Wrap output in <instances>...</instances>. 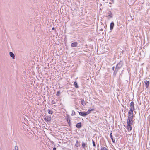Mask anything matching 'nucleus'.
I'll list each match as a JSON object with an SVG mask.
<instances>
[{"label":"nucleus","instance_id":"nucleus-1","mask_svg":"<svg viewBox=\"0 0 150 150\" xmlns=\"http://www.w3.org/2000/svg\"><path fill=\"white\" fill-rule=\"evenodd\" d=\"M134 110L130 109L128 112V118H133V111Z\"/></svg>","mask_w":150,"mask_h":150},{"label":"nucleus","instance_id":"nucleus-2","mask_svg":"<svg viewBox=\"0 0 150 150\" xmlns=\"http://www.w3.org/2000/svg\"><path fill=\"white\" fill-rule=\"evenodd\" d=\"M123 65V63L121 61H120L116 65L115 69H119L121 68Z\"/></svg>","mask_w":150,"mask_h":150},{"label":"nucleus","instance_id":"nucleus-3","mask_svg":"<svg viewBox=\"0 0 150 150\" xmlns=\"http://www.w3.org/2000/svg\"><path fill=\"white\" fill-rule=\"evenodd\" d=\"M132 119L133 118H128L127 121V124L128 125H132L133 122Z\"/></svg>","mask_w":150,"mask_h":150},{"label":"nucleus","instance_id":"nucleus-4","mask_svg":"<svg viewBox=\"0 0 150 150\" xmlns=\"http://www.w3.org/2000/svg\"><path fill=\"white\" fill-rule=\"evenodd\" d=\"M44 120L47 122H49L51 120V116H46L44 118Z\"/></svg>","mask_w":150,"mask_h":150},{"label":"nucleus","instance_id":"nucleus-5","mask_svg":"<svg viewBox=\"0 0 150 150\" xmlns=\"http://www.w3.org/2000/svg\"><path fill=\"white\" fill-rule=\"evenodd\" d=\"M134 103L132 101L130 103V109H132L133 110H134Z\"/></svg>","mask_w":150,"mask_h":150},{"label":"nucleus","instance_id":"nucleus-6","mask_svg":"<svg viewBox=\"0 0 150 150\" xmlns=\"http://www.w3.org/2000/svg\"><path fill=\"white\" fill-rule=\"evenodd\" d=\"M144 83L146 85V88H147L149 84V81L146 80L144 81Z\"/></svg>","mask_w":150,"mask_h":150},{"label":"nucleus","instance_id":"nucleus-7","mask_svg":"<svg viewBox=\"0 0 150 150\" xmlns=\"http://www.w3.org/2000/svg\"><path fill=\"white\" fill-rule=\"evenodd\" d=\"M77 45V42H74L71 43V46L72 47H76Z\"/></svg>","mask_w":150,"mask_h":150},{"label":"nucleus","instance_id":"nucleus-8","mask_svg":"<svg viewBox=\"0 0 150 150\" xmlns=\"http://www.w3.org/2000/svg\"><path fill=\"white\" fill-rule=\"evenodd\" d=\"M114 25V22H112L110 24V30H112L113 29Z\"/></svg>","mask_w":150,"mask_h":150},{"label":"nucleus","instance_id":"nucleus-9","mask_svg":"<svg viewBox=\"0 0 150 150\" xmlns=\"http://www.w3.org/2000/svg\"><path fill=\"white\" fill-rule=\"evenodd\" d=\"M109 15L108 16V19H110L112 17L111 12L110 11H109L108 13Z\"/></svg>","mask_w":150,"mask_h":150},{"label":"nucleus","instance_id":"nucleus-10","mask_svg":"<svg viewBox=\"0 0 150 150\" xmlns=\"http://www.w3.org/2000/svg\"><path fill=\"white\" fill-rule=\"evenodd\" d=\"M9 54L10 57L13 58V59L15 58V55L14 54L11 52H9Z\"/></svg>","mask_w":150,"mask_h":150},{"label":"nucleus","instance_id":"nucleus-11","mask_svg":"<svg viewBox=\"0 0 150 150\" xmlns=\"http://www.w3.org/2000/svg\"><path fill=\"white\" fill-rule=\"evenodd\" d=\"M127 129L129 131H130L132 130V127L131 125H128L127 126Z\"/></svg>","mask_w":150,"mask_h":150},{"label":"nucleus","instance_id":"nucleus-12","mask_svg":"<svg viewBox=\"0 0 150 150\" xmlns=\"http://www.w3.org/2000/svg\"><path fill=\"white\" fill-rule=\"evenodd\" d=\"M79 114L80 115L83 116H86V114L85 112H79Z\"/></svg>","mask_w":150,"mask_h":150},{"label":"nucleus","instance_id":"nucleus-13","mask_svg":"<svg viewBox=\"0 0 150 150\" xmlns=\"http://www.w3.org/2000/svg\"><path fill=\"white\" fill-rule=\"evenodd\" d=\"M76 127L78 128H80L81 127V122L78 123L76 125Z\"/></svg>","mask_w":150,"mask_h":150},{"label":"nucleus","instance_id":"nucleus-14","mask_svg":"<svg viewBox=\"0 0 150 150\" xmlns=\"http://www.w3.org/2000/svg\"><path fill=\"white\" fill-rule=\"evenodd\" d=\"M110 138L111 139L113 143H115V139H114L112 137V133H111L110 134Z\"/></svg>","mask_w":150,"mask_h":150},{"label":"nucleus","instance_id":"nucleus-15","mask_svg":"<svg viewBox=\"0 0 150 150\" xmlns=\"http://www.w3.org/2000/svg\"><path fill=\"white\" fill-rule=\"evenodd\" d=\"M81 104L83 105H85V102L83 99H82L81 101Z\"/></svg>","mask_w":150,"mask_h":150},{"label":"nucleus","instance_id":"nucleus-16","mask_svg":"<svg viewBox=\"0 0 150 150\" xmlns=\"http://www.w3.org/2000/svg\"><path fill=\"white\" fill-rule=\"evenodd\" d=\"M74 84L75 87L76 88H78V86L77 83L76 81H75L74 82Z\"/></svg>","mask_w":150,"mask_h":150},{"label":"nucleus","instance_id":"nucleus-17","mask_svg":"<svg viewBox=\"0 0 150 150\" xmlns=\"http://www.w3.org/2000/svg\"><path fill=\"white\" fill-rule=\"evenodd\" d=\"M48 112L49 114H52L53 113V112L50 110V109H48Z\"/></svg>","mask_w":150,"mask_h":150},{"label":"nucleus","instance_id":"nucleus-18","mask_svg":"<svg viewBox=\"0 0 150 150\" xmlns=\"http://www.w3.org/2000/svg\"><path fill=\"white\" fill-rule=\"evenodd\" d=\"M86 146L85 143L83 142L82 144V147L83 148H85Z\"/></svg>","mask_w":150,"mask_h":150},{"label":"nucleus","instance_id":"nucleus-19","mask_svg":"<svg viewBox=\"0 0 150 150\" xmlns=\"http://www.w3.org/2000/svg\"><path fill=\"white\" fill-rule=\"evenodd\" d=\"M13 150H18V147L17 146H16L15 147L14 149H13Z\"/></svg>","mask_w":150,"mask_h":150},{"label":"nucleus","instance_id":"nucleus-20","mask_svg":"<svg viewBox=\"0 0 150 150\" xmlns=\"http://www.w3.org/2000/svg\"><path fill=\"white\" fill-rule=\"evenodd\" d=\"M75 114V112L74 110H72L71 115L72 116H74Z\"/></svg>","mask_w":150,"mask_h":150},{"label":"nucleus","instance_id":"nucleus-21","mask_svg":"<svg viewBox=\"0 0 150 150\" xmlns=\"http://www.w3.org/2000/svg\"><path fill=\"white\" fill-rule=\"evenodd\" d=\"M101 150H108L106 147H103L101 148Z\"/></svg>","mask_w":150,"mask_h":150},{"label":"nucleus","instance_id":"nucleus-22","mask_svg":"<svg viewBox=\"0 0 150 150\" xmlns=\"http://www.w3.org/2000/svg\"><path fill=\"white\" fill-rule=\"evenodd\" d=\"M94 110L93 109L89 108L88 109V111L90 112L93 111Z\"/></svg>","mask_w":150,"mask_h":150},{"label":"nucleus","instance_id":"nucleus-23","mask_svg":"<svg viewBox=\"0 0 150 150\" xmlns=\"http://www.w3.org/2000/svg\"><path fill=\"white\" fill-rule=\"evenodd\" d=\"M78 144H79V142H78V141H77L76 144H75V146L76 147H77L78 146Z\"/></svg>","mask_w":150,"mask_h":150},{"label":"nucleus","instance_id":"nucleus-24","mask_svg":"<svg viewBox=\"0 0 150 150\" xmlns=\"http://www.w3.org/2000/svg\"><path fill=\"white\" fill-rule=\"evenodd\" d=\"M92 143H93V146L94 147H95L96 144H95V143L94 141L93 140H92Z\"/></svg>","mask_w":150,"mask_h":150},{"label":"nucleus","instance_id":"nucleus-25","mask_svg":"<svg viewBox=\"0 0 150 150\" xmlns=\"http://www.w3.org/2000/svg\"><path fill=\"white\" fill-rule=\"evenodd\" d=\"M85 113L86 114V115H87L89 114L90 113V112L88 110V111L86 112H85Z\"/></svg>","mask_w":150,"mask_h":150},{"label":"nucleus","instance_id":"nucleus-26","mask_svg":"<svg viewBox=\"0 0 150 150\" xmlns=\"http://www.w3.org/2000/svg\"><path fill=\"white\" fill-rule=\"evenodd\" d=\"M52 104H54L55 103V101L54 100H52Z\"/></svg>","mask_w":150,"mask_h":150},{"label":"nucleus","instance_id":"nucleus-27","mask_svg":"<svg viewBox=\"0 0 150 150\" xmlns=\"http://www.w3.org/2000/svg\"><path fill=\"white\" fill-rule=\"evenodd\" d=\"M118 69H117V71L116 72V70H115V71H114V74H115V75H116V72H117V71H118Z\"/></svg>","mask_w":150,"mask_h":150},{"label":"nucleus","instance_id":"nucleus-28","mask_svg":"<svg viewBox=\"0 0 150 150\" xmlns=\"http://www.w3.org/2000/svg\"><path fill=\"white\" fill-rule=\"evenodd\" d=\"M53 150H56V148L55 147H54L53 148Z\"/></svg>","mask_w":150,"mask_h":150},{"label":"nucleus","instance_id":"nucleus-29","mask_svg":"<svg viewBox=\"0 0 150 150\" xmlns=\"http://www.w3.org/2000/svg\"><path fill=\"white\" fill-rule=\"evenodd\" d=\"M112 70L113 71L114 69V67H112Z\"/></svg>","mask_w":150,"mask_h":150},{"label":"nucleus","instance_id":"nucleus-30","mask_svg":"<svg viewBox=\"0 0 150 150\" xmlns=\"http://www.w3.org/2000/svg\"><path fill=\"white\" fill-rule=\"evenodd\" d=\"M54 28H52V30H54Z\"/></svg>","mask_w":150,"mask_h":150},{"label":"nucleus","instance_id":"nucleus-31","mask_svg":"<svg viewBox=\"0 0 150 150\" xmlns=\"http://www.w3.org/2000/svg\"><path fill=\"white\" fill-rule=\"evenodd\" d=\"M59 91L57 92V93H59Z\"/></svg>","mask_w":150,"mask_h":150},{"label":"nucleus","instance_id":"nucleus-32","mask_svg":"<svg viewBox=\"0 0 150 150\" xmlns=\"http://www.w3.org/2000/svg\"><path fill=\"white\" fill-rule=\"evenodd\" d=\"M59 91L57 92V93H59Z\"/></svg>","mask_w":150,"mask_h":150}]
</instances>
